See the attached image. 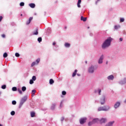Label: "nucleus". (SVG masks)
I'll list each match as a JSON object with an SVG mask.
<instances>
[{
  "label": "nucleus",
  "instance_id": "obj_1",
  "mask_svg": "<svg viewBox=\"0 0 126 126\" xmlns=\"http://www.w3.org/2000/svg\"><path fill=\"white\" fill-rule=\"evenodd\" d=\"M112 41H113V38L111 37H108L105 40L102 45V49H106V48H108V47L111 46V42H112Z\"/></svg>",
  "mask_w": 126,
  "mask_h": 126
},
{
  "label": "nucleus",
  "instance_id": "obj_2",
  "mask_svg": "<svg viewBox=\"0 0 126 126\" xmlns=\"http://www.w3.org/2000/svg\"><path fill=\"white\" fill-rule=\"evenodd\" d=\"M110 109L109 106H104L103 107H100L98 108V111L100 112V111H108Z\"/></svg>",
  "mask_w": 126,
  "mask_h": 126
},
{
  "label": "nucleus",
  "instance_id": "obj_3",
  "mask_svg": "<svg viewBox=\"0 0 126 126\" xmlns=\"http://www.w3.org/2000/svg\"><path fill=\"white\" fill-rule=\"evenodd\" d=\"M105 99H106V97L104 95H102V97L100 98V104L101 105H104L105 103L106 102V101L105 100Z\"/></svg>",
  "mask_w": 126,
  "mask_h": 126
},
{
  "label": "nucleus",
  "instance_id": "obj_4",
  "mask_svg": "<svg viewBox=\"0 0 126 126\" xmlns=\"http://www.w3.org/2000/svg\"><path fill=\"white\" fill-rule=\"evenodd\" d=\"M86 120H87V118H81L80 120V124H81V125H83V124L86 122Z\"/></svg>",
  "mask_w": 126,
  "mask_h": 126
},
{
  "label": "nucleus",
  "instance_id": "obj_5",
  "mask_svg": "<svg viewBox=\"0 0 126 126\" xmlns=\"http://www.w3.org/2000/svg\"><path fill=\"white\" fill-rule=\"evenodd\" d=\"M107 122V119L106 118H101L99 120V123L102 125V124H105Z\"/></svg>",
  "mask_w": 126,
  "mask_h": 126
},
{
  "label": "nucleus",
  "instance_id": "obj_6",
  "mask_svg": "<svg viewBox=\"0 0 126 126\" xmlns=\"http://www.w3.org/2000/svg\"><path fill=\"white\" fill-rule=\"evenodd\" d=\"M89 72L90 73H93L94 72V66H92L89 68Z\"/></svg>",
  "mask_w": 126,
  "mask_h": 126
},
{
  "label": "nucleus",
  "instance_id": "obj_7",
  "mask_svg": "<svg viewBox=\"0 0 126 126\" xmlns=\"http://www.w3.org/2000/svg\"><path fill=\"white\" fill-rule=\"evenodd\" d=\"M104 59V56L101 55V56L100 57L99 60H98V63H103V60Z\"/></svg>",
  "mask_w": 126,
  "mask_h": 126
},
{
  "label": "nucleus",
  "instance_id": "obj_8",
  "mask_svg": "<svg viewBox=\"0 0 126 126\" xmlns=\"http://www.w3.org/2000/svg\"><path fill=\"white\" fill-rule=\"evenodd\" d=\"M120 105H121V103L120 102H117L114 104V108L117 109L120 107Z\"/></svg>",
  "mask_w": 126,
  "mask_h": 126
},
{
  "label": "nucleus",
  "instance_id": "obj_9",
  "mask_svg": "<svg viewBox=\"0 0 126 126\" xmlns=\"http://www.w3.org/2000/svg\"><path fill=\"white\" fill-rule=\"evenodd\" d=\"M93 122L94 124H98V123H100L99 120L98 118L94 119Z\"/></svg>",
  "mask_w": 126,
  "mask_h": 126
},
{
  "label": "nucleus",
  "instance_id": "obj_10",
  "mask_svg": "<svg viewBox=\"0 0 126 126\" xmlns=\"http://www.w3.org/2000/svg\"><path fill=\"white\" fill-rule=\"evenodd\" d=\"M114 123L115 121L110 122L105 126H113Z\"/></svg>",
  "mask_w": 126,
  "mask_h": 126
},
{
  "label": "nucleus",
  "instance_id": "obj_11",
  "mask_svg": "<svg viewBox=\"0 0 126 126\" xmlns=\"http://www.w3.org/2000/svg\"><path fill=\"white\" fill-rule=\"evenodd\" d=\"M114 78V76L112 75H111L107 77V79H108V80H113Z\"/></svg>",
  "mask_w": 126,
  "mask_h": 126
},
{
  "label": "nucleus",
  "instance_id": "obj_12",
  "mask_svg": "<svg viewBox=\"0 0 126 126\" xmlns=\"http://www.w3.org/2000/svg\"><path fill=\"white\" fill-rule=\"evenodd\" d=\"M32 19H33V17H31L30 18L29 21L27 22V25H29V24H30L31 21H32Z\"/></svg>",
  "mask_w": 126,
  "mask_h": 126
},
{
  "label": "nucleus",
  "instance_id": "obj_13",
  "mask_svg": "<svg viewBox=\"0 0 126 126\" xmlns=\"http://www.w3.org/2000/svg\"><path fill=\"white\" fill-rule=\"evenodd\" d=\"M33 35H38V29H36L34 31L32 32Z\"/></svg>",
  "mask_w": 126,
  "mask_h": 126
},
{
  "label": "nucleus",
  "instance_id": "obj_14",
  "mask_svg": "<svg viewBox=\"0 0 126 126\" xmlns=\"http://www.w3.org/2000/svg\"><path fill=\"white\" fill-rule=\"evenodd\" d=\"M29 6H30V7H31L32 8H34L35 6H36V5H35L34 3H32L29 4Z\"/></svg>",
  "mask_w": 126,
  "mask_h": 126
},
{
  "label": "nucleus",
  "instance_id": "obj_15",
  "mask_svg": "<svg viewBox=\"0 0 126 126\" xmlns=\"http://www.w3.org/2000/svg\"><path fill=\"white\" fill-rule=\"evenodd\" d=\"M81 20H82V21H84V22H85V21H86V20H87V18L83 17V16H81Z\"/></svg>",
  "mask_w": 126,
  "mask_h": 126
},
{
  "label": "nucleus",
  "instance_id": "obj_16",
  "mask_svg": "<svg viewBox=\"0 0 126 126\" xmlns=\"http://www.w3.org/2000/svg\"><path fill=\"white\" fill-rule=\"evenodd\" d=\"M35 112L34 111H32L31 112V116L32 118H34L35 117Z\"/></svg>",
  "mask_w": 126,
  "mask_h": 126
},
{
  "label": "nucleus",
  "instance_id": "obj_17",
  "mask_svg": "<svg viewBox=\"0 0 126 126\" xmlns=\"http://www.w3.org/2000/svg\"><path fill=\"white\" fill-rule=\"evenodd\" d=\"M64 46L66 48H69L70 47V44L68 43H65Z\"/></svg>",
  "mask_w": 126,
  "mask_h": 126
},
{
  "label": "nucleus",
  "instance_id": "obj_18",
  "mask_svg": "<svg viewBox=\"0 0 126 126\" xmlns=\"http://www.w3.org/2000/svg\"><path fill=\"white\" fill-rule=\"evenodd\" d=\"M80 3H81V0H78V2H77L78 7H81Z\"/></svg>",
  "mask_w": 126,
  "mask_h": 126
},
{
  "label": "nucleus",
  "instance_id": "obj_19",
  "mask_svg": "<svg viewBox=\"0 0 126 126\" xmlns=\"http://www.w3.org/2000/svg\"><path fill=\"white\" fill-rule=\"evenodd\" d=\"M27 100V98H26V97H23V98H22L21 101L23 102V103H25Z\"/></svg>",
  "mask_w": 126,
  "mask_h": 126
},
{
  "label": "nucleus",
  "instance_id": "obj_20",
  "mask_svg": "<svg viewBox=\"0 0 126 126\" xmlns=\"http://www.w3.org/2000/svg\"><path fill=\"white\" fill-rule=\"evenodd\" d=\"M76 73H77V70H75L74 72L72 74V77H74L76 75Z\"/></svg>",
  "mask_w": 126,
  "mask_h": 126
},
{
  "label": "nucleus",
  "instance_id": "obj_21",
  "mask_svg": "<svg viewBox=\"0 0 126 126\" xmlns=\"http://www.w3.org/2000/svg\"><path fill=\"white\" fill-rule=\"evenodd\" d=\"M35 93H36V91L35 90H33L32 91V96L33 97L35 95Z\"/></svg>",
  "mask_w": 126,
  "mask_h": 126
},
{
  "label": "nucleus",
  "instance_id": "obj_22",
  "mask_svg": "<svg viewBox=\"0 0 126 126\" xmlns=\"http://www.w3.org/2000/svg\"><path fill=\"white\" fill-rule=\"evenodd\" d=\"M54 82L55 81H54V80H53V79H51L49 81L50 84H53Z\"/></svg>",
  "mask_w": 126,
  "mask_h": 126
},
{
  "label": "nucleus",
  "instance_id": "obj_23",
  "mask_svg": "<svg viewBox=\"0 0 126 126\" xmlns=\"http://www.w3.org/2000/svg\"><path fill=\"white\" fill-rule=\"evenodd\" d=\"M55 107H56V104H53L52 105L51 109V110H54Z\"/></svg>",
  "mask_w": 126,
  "mask_h": 126
},
{
  "label": "nucleus",
  "instance_id": "obj_24",
  "mask_svg": "<svg viewBox=\"0 0 126 126\" xmlns=\"http://www.w3.org/2000/svg\"><path fill=\"white\" fill-rule=\"evenodd\" d=\"M22 91H23V92L26 91V87H22Z\"/></svg>",
  "mask_w": 126,
  "mask_h": 126
},
{
  "label": "nucleus",
  "instance_id": "obj_25",
  "mask_svg": "<svg viewBox=\"0 0 126 126\" xmlns=\"http://www.w3.org/2000/svg\"><path fill=\"white\" fill-rule=\"evenodd\" d=\"M94 123L93 122H93H90L88 123V126H92V125H94Z\"/></svg>",
  "mask_w": 126,
  "mask_h": 126
},
{
  "label": "nucleus",
  "instance_id": "obj_26",
  "mask_svg": "<svg viewBox=\"0 0 126 126\" xmlns=\"http://www.w3.org/2000/svg\"><path fill=\"white\" fill-rule=\"evenodd\" d=\"M15 56L17 58H18V57H20V54H19V53H16L15 54Z\"/></svg>",
  "mask_w": 126,
  "mask_h": 126
},
{
  "label": "nucleus",
  "instance_id": "obj_27",
  "mask_svg": "<svg viewBox=\"0 0 126 126\" xmlns=\"http://www.w3.org/2000/svg\"><path fill=\"white\" fill-rule=\"evenodd\" d=\"M12 91H17V88L14 87L12 89Z\"/></svg>",
  "mask_w": 126,
  "mask_h": 126
},
{
  "label": "nucleus",
  "instance_id": "obj_28",
  "mask_svg": "<svg viewBox=\"0 0 126 126\" xmlns=\"http://www.w3.org/2000/svg\"><path fill=\"white\" fill-rule=\"evenodd\" d=\"M23 104H24V102H22L21 101V102L20 103V105H19V108H21V107H22Z\"/></svg>",
  "mask_w": 126,
  "mask_h": 126
},
{
  "label": "nucleus",
  "instance_id": "obj_29",
  "mask_svg": "<svg viewBox=\"0 0 126 126\" xmlns=\"http://www.w3.org/2000/svg\"><path fill=\"white\" fill-rule=\"evenodd\" d=\"M7 56L8 55H7V53H4L3 55V58H7Z\"/></svg>",
  "mask_w": 126,
  "mask_h": 126
},
{
  "label": "nucleus",
  "instance_id": "obj_30",
  "mask_svg": "<svg viewBox=\"0 0 126 126\" xmlns=\"http://www.w3.org/2000/svg\"><path fill=\"white\" fill-rule=\"evenodd\" d=\"M37 41L39 42V43L42 42V37H38L37 39Z\"/></svg>",
  "mask_w": 126,
  "mask_h": 126
},
{
  "label": "nucleus",
  "instance_id": "obj_31",
  "mask_svg": "<svg viewBox=\"0 0 126 126\" xmlns=\"http://www.w3.org/2000/svg\"><path fill=\"white\" fill-rule=\"evenodd\" d=\"M17 90H18L19 93H20V94H22V91H21V90H20V89L18 88V89H17Z\"/></svg>",
  "mask_w": 126,
  "mask_h": 126
},
{
  "label": "nucleus",
  "instance_id": "obj_32",
  "mask_svg": "<svg viewBox=\"0 0 126 126\" xmlns=\"http://www.w3.org/2000/svg\"><path fill=\"white\" fill-rule=\"evenodd\" d=\"M39 62H40V59L38 58V59H37L36 60V64H38V63H39Z\"/></svg>",
  "mask_w": 126,
  "mask_h": 126
},
{
  "label": "nucleus",
  "instance_id": "obj_33",
  "mask_svg": "<svg viewBox=\"0 0 126 126\" xmlns=\"http://www.w3.org/2000/svg\"><path fill=\"white\" fill-rule=\"evenodd\" d=\"M1 88L2 89H5V88H6V85H3L1 86Z\"/></svg>",
  "mask_w": 126,
  "mask_h": 126
},
{
  "label": "nucleus",
  "instance_id": "obj_34",
  "mask_svg": "<svg viewBox=\"0 0 126 126\" xmlns=\"http://www.w3.org/2000/svg\"><path fill=\"white\" fill-rule=\"evenodd\" d=\"M11 116H14V115H15V112L14 111H12L11 112Z\"/></svg>",
  "mask_w": 126,
  "mask_h": 126
},
{
  "label": "nucleus",
  "instance_id": "obj_35",
  "mask_svg": "<svg viewBox=\"0 0 126 126\" xmlns=\"http://www.w3.org/2000/svg\"><path fill=\"white\" fill-rule=\"evenodd\" d=\"M32 80H33V81H35V80H36V76H33Z\"/></svg>",
  "mask_w": 126,
  "mask_h": 126
},
{
  "label": "nucleus",
  "instance_id": "obj_36",
  "mask_svg": "<svg viewBox=\"0 0 126 126\" xmlns=\"http://www.w3.org/2000/svg\"><path fill=\"white\" fill-rule=\"evenodd\" d=\"M12 105H16V101H15V100H13V101H12Z\"/></svg>",
  "mask_w": 126,
  "mask_h": 126
},
{
  "label": "nucleus",
  "instance_id": "obj_37",
  "mask_svg": "<svg viewBox=\"0 0 126 126\" xmlns=\"http://www.w3.org/2000/svg\"><path fill=\"white\" fill-rule=\"evenodd\" d=\"M35 64H37L36 62H33L32 63V65H31V66H34Z\"/></svg>",
  "mask_w": 126,
  "mask_h": 126
},
{
  "label": "nucleus",
  "instance_id": "obj_38",
  "mask_svg": "<svg viewBox=\"0 0 126 126\" xmlns=\"http://www.w3.org/2000/svg\"><path fill=\"white\" fill-rule=\"evenodd\" d=\"M34 83V81L33 80H30V84H33Z\"/></svg>",
  "mask_w": 126,
  "mask_h": 126
},
{
  "label": "nucleus",
  "instance_id": "obj_39",
  "mask_svg": "<svg viewBox=\"0 0 126 126\" xmlns=\"http://www.w3.org/2000/svg\"><path fill=\"white\" fill-rule=\"evenodd\" d=\"M20 6H24V2H21L20 3Z\"/></svg>",
  "mask_w": 126,
  "mask_h": 126
},
{
  "label": "nucleus",
  "instance_id": "obj_40",
  "mask_svg": "<svg viewBox=\"0 0 126 126\" xmlns=\"http://www.w3.org/2000/svg\"><path fill=\"white\" fill-rule=\"evenodd\" d=\"M124 21H125V19L124 18L120 19V22H124Z\"/></svg>",
  "mask_w": 126,
  "mask_h": 126
},
{
  "label": "nucleus",
  "instance_id": "obj_41",
  "mask_svg": "<svg viewBox=\"0 0 126 126\" xmlns=\"http://www.w3.org/2000/svg\"><path fill=\"white\" fill-rule=\"evenodd\" d=\"M123 83H126V78H125L123 81Z\"/></svg>",
  "mask_w": 126,
  "mask_h": 126
},
{
  "label": "nucleus",
  "instance_id": "obj_42",
  "mask_svg": "<svg viewBox=\"0 0 126 126\" xmlns=\"http://www.w3.org/2000/svg\"><path fill=\"white\" fill-rule=\"evenodd\" d=\"M62 94L63 95H65L66 94V92L65 91H63L62 92Z\"/></svg>",
  "mask_w": 126,
  "mask_h": 126
},
{
  "label": "nucleus",
  "instance_id": "obj_43",
  "mask_svg": "<svg viewBox=\"0 0 126 126\" xmlns=\"http://www.w3.org/2000/svg\"><path fill=\"white\" fill-rule=\"evenodd\" d=\"M119 28H120V27H119L118 26H115L114 27L115 29H119Z\"/></svg>",
  "mask_w": 126,
  "mask_h": 126
},
{
  "label": "nucleus",
  "instance_id": "obj_44",
  "mask_svg": "<svg viewBox=\"0 0 126 126\" xmlns=\"http://www.w3.org/2000/svg\"><path fill=\"white\" fill-rule=\"evenodd\" d=\"M1 37H2V38H5V34H2L1 35Z\"/></svg>",
  "mask_w": 126,
  "mask_h": 126
},
{
  "label": "nucleus",
  "instance_id": "obj_45",
  "mask_svg": "<svg viewBox=\"0 0 126 126\" xmlns=\"http://www.w3.org/2000/svg\"><path fill=\"white\" fill-rule=\"evenodd\" d=\"M98 94L99 95H101V90L98 89Z\"/></svg>",
  "mask_w": 126,
  "mask_h": 126
},
{
  "label": "nucleus",
  "instance_id": "obj_46",
  "mask_svg": "<svg viewBox=\"0 0 126 126\" xmlns=\"http://www.w3.org/2000/svg\"><path fill=\"white\" fill-rule=\"evenodd\" d=\"M62 107H63V101H62L60 104V108H62Z\"/></svg>",
  "mask_w": 126,
  "mask_h": 126
},
{
  "label": "nucleus",
  "instance_id": "obj_47",
  "mask_svg": "<svg viewBox=\"0 0 126 126\" xmlns=\"http://www.w3.org/2000/svg\"><path fill=\"white\" fill-rule=\"evenodd\" d=\"M1 20H2V16H0V21H1Z\"/></svg>",
  "mask_w": 126,
  "mask_h": 126
},
{
  "label": "nucleus",
  "instance_id": "obj_48",
  "mask_svg": "<svg viewBox=\"0 0 126 126\" xmlns=\"http://www.w3.org/2000/svg\"><path fill=\"white\" fill-rule=\"evenodd\" d=\"M63 120H64V118L62 117V119H61L62 122H63Z\"/></svg>",
  "mask_w": 126,
  "mask_h": 126
},
{
  "label": "nucleus",
  "instance_id": "obj_49",
  "mask_svg": "<svg viewBox=\"0 0 126 126\" xmlns=\"http://www.w3.org/2000/svg\"><path fill=\"white\" fill-rule=\"evenodd\" d=\"M120 41H123V38H120Z\"/></svg>",
  "mask_w": 126,
  "mask_h": 126
},
{
  "label": "nucleus",
  "instance_id": "obj_50",
  "mask_svg": "<svg viewBox=\"0 0 126 126\" xmlns=\"http://www.w3.org/2000/svg\"><path fill=\"white\" fill-rule=\"evenodd\" d=\"M53 46H55V45H56V42H53Z\"/></svg>",
  "mask_w": 126,
  "mask_h": 126
},
{
  "label": "nucleus",
  "instance_id": "obj_51",
  "mask_svg": "<svg viewBox=\"0 0 126 126\" xmlns=\"http://www.w3.org/2000/svg\"><path fill=\"white\" fill-rule=\"evenodd\" d=\"M106 64H108V61L106 62Z\"/></svg>",
  "mask_w": 126,
  "mask_h": 126
},
{
  "label": "nucleus",
  "instance_id": "obj_52",
  "mask_svg": "<svg viewBox=\"0 0 126 126\" xmlns=\"http://www.w3.org/2000/svg\"><path fill=\"white\" fill-rule=\"evenodd\" d=\"M77 75H78V76H80V75H79V74H77Z\"/></svg>",
  "mask_w": 126,
  "mask_h": 126
},
{
  "label": "nucleus",
  "instance_id": "obj_53",
  "mask_svg": "<svg viewBox=\"0 0 126 126\" xmlns=\"http://www.w3.org/2000/svg\"><path fill=\"white\" fill-rule=\"evenodd\" d=\"M85 63H87V61H86V62H85Z\"/></svg>",
  "mask_w": 126,
  "mask_h": 126
},
{
  "label": "nucleus",
  "instance_id": "obj_54",
  "mask_svg": "<svg viewBox=\"0 0 126 126\" xmlns=\"http://www.w3.org/2000/svg\"><path fill=\"white\" fill-rule=\"evenodd\" d=\"M125 103H126V99L125 100Z\"/></svg>",
  "mask_w": 126,
  "mask_h": 126
},
{
  "label": "nucleus",
  "instance_id": "obj_55",
  "mask_svg": "<svg viewBox=\"0 0 126 126\" xmlns=\"http://www.w3.org/2000/svg\"><path fill=\"white\" fill-rule=\"evenodd\" d=\"M65 28V29H66V27H65V28Z\"/></svg>",
  "mask_w": 126,
  "mask_h": 126
},
{
  "label": "nucleus",
  "instance_id": "obj_56",
  "mask_svg": "<svg viewBox=\"0 0 126 126\" xmlns=\"http://www.w3.org/2000/svg\"><path fill=\"white\" fill-rule=\"evenodd\" d=\"M0 126H2V125H1V124H0Z\"/></svg>",
  "mask_w": 126,
  "mask_h": 126
},
{
  "label": "nucleus",
  "instance_id": "obj_57",
  "mask_svg": "<svg viewBox=\"0 0 126 126\" xmlns=\"http://www.w3.org/2000/svg\"><path fill=\"white\" fill-rule=\"evenodd\" d=\"M22 15H23L22 14H21V16H22Z\"/></svg>",
  "mask_w": 126,
  "mask_h": 126
},
{
  "label": "nucleus",
  "instance_id": "obj_58",
  "mask_svg": "<svg viewBox=\"0 0 126 126\" xmlns=\"http://www.w3.org/2000/svg\"><path fill=\"white\" fill-rule=\"evenodd\" d=\"M88 29H89V27H88Z\"/></svg>",
  "mask_w": 126,
  "mask_h": 126
},
{
  "label": "nucleus",
  "instance_id": "obj_59",
  "mask_svg": "<svg viewBox=\"0 0 126 126\" xmlns=\"http://www.w3.org/2000/svg\"><path fill=\"white\" fill-rule=\"evenodd\" d=\"M1 94V93L0 92V95Z\"/></svg>",
  "mask_w": 126,
  "mask_h": 126
}]
</instances>
